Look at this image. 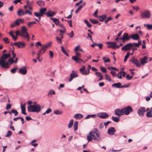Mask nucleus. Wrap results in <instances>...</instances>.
<instances>
[{"label":"nucleus","instance_id":"nucleus-1","mask_svg":"<svg viewBox=\"0 0 152 152\" xmlns=\"http://www.w3.org/2000/svg\"><path fill=\"white\" fill-rule=\"evenodd\" d=\"M11 56L10 53L6 54H2L0 57V66L2 68H8L10 67V64L14 62V61L12 58H10L8 61L6 60Z\"/></svg>","mask_w":152,"mask_h":152},{"label":"nucleus","instance_id":"nucleus-2","mask_svg":"<svg viewBox=\"0 0 152 152\" xmlns=\"http://www.w3.org/2000/svg\"><path fill=\"white\" fill-rule=\"evenodd\" d=\"M90 135H91L94 140L99 141L101 140L100 134L97 129L95 128L94 131H90L89 133Z\"/></svg>","mask_w":152,"mask_h":152},{"label":"nucleus","instance_id":"nucleus-3","mask_svg":"<svg viewBox=\"0 0 152 152\" xmlns=\"http://www.w3.org/2000/svg\"><path fill=\"white\" fill-rule=\"evenodd\" d=\"M34 104V105H30L28 107V111L29 112H39L41 110V107L36 103Z\"/></svg>","mask_w":152,"mask_h":152},{"label":"nucleus","instance_id":"nucleus-4","mask_svg":"<svg viewBox=\"0 0 152 152\" xmlns=\"http://www.w3.org/2000/svg\"><path fill=\"white\" fill-rule=\"evenodd\" d=\"M140 17L142 19H148L151 18V15L150 11L146 10L140 14Z\"/></svg>","mask_w":152,"mask_h":152},{"label":"nucleus","instance_id":"nucleus-5","mask_svg":"<svg viewBox=\"0 0 152 152\" xmlns=\"http://www.w3.org/2000/svg\"><path fill=\"white\" fill-rule=\"evenodd\" d=\"M76 56H73L72 57V59L75 61L76 62L80 63L83 62V61L79 58L80 57V54L77 52H75Z\"/></svg>","mask_w":152,"mask_h":152},{"label":"nucleus","instance_id":"nucleus-6","mask_svg":"<svg viewBox=\"0 0 152 152\" xmlns=\"http://www.w3.org/2000/svg\"><path fill=\"white\" fill-rule=\"evenodd\" d=\"M124 113V114L127 115H128L130 112L133 111V110L131 106H128L122 108Z\"/></svg>","mask_w":152,"mask_h":152},{"label":"nucleus","instance_id":"nucleus-7","mask_svg":"<svg viewBox=\"0 0 152 152\" xmlns=\"http://www.w3.org/2000/svg\"><path fill=\"white\" fill-rule=\"evenodd\" d=\"M130 38V35L129 36L128 34L125 33L124 34L122 37L119 38V39L122 40L123 42L125 43L126 41L129 40Z\"/></svg>","mask_w":152,"mask_h":152},{"label":"nucleus","instance_id":"nucleus-8","mask_svg":"<svg viewBox=\"0 0 152 152\" xmlns=\"http://www.w3.org/2000/svg\"><path fill=\"white\" fill-rule=\"evenodd\" d=\"M131 44V43H129L126 44L121 48V50H122L125 51L131 50L132 48Z\"/></svg>","mask_w":152,"mask_h":152},{"label":"nucleus","instance_id":"nucleus-9","mask_svg":"<svg viewBox=\"0 0 152 152\" xmlns=\"http://www.w3.org/2000/svg\"><path fill=\"white\" fill-rule=\"evenodd\" d=\"M145 112V107H142L139 108L137 110V113L140 116L142 117L144 115Z\"/></svg>","mask_w":152,"mask_h":152},{"label":"nucleus","instance_id":"nucleus-10","mask_svg":"<svg viewBox=\"0 0 152 152\" xmlns=\"http://www.w3.org/2000/svg\"><path fill=\"white\" fill-rule=\"evenodd\" d=\"M78 77V75L77 73L75 71L73 70L72 71V73L70 74V78L69 80V82H71L73 79L77 77Z\"/></svg>","mask_w":152,"mask_h":152},{"label":"nucleus","instance_id":"nucleus-11","mask_svg":"<svg viewBox=\"0 0 152 152\" xmlns=\"http://www.w3.org/2000/svg\"><path fill=\"white\" fill-rule=\"evenodd\" d=\"M21 31L22 33L20 34L21 36L23 37L25 36H28V34L27 31V29L25 26H23L22 27Z\"/></svg>","mask_w":152,"mask_h":152},{"label":"nucleus","instance_id":"nucleus-12","mask_svg":"<svg viewBox=\"0 0 152 152\" xmlns=\"http://www.w3.org/2000/svg\"><path fill=\"white\" fill-rule=\"evenodd\" d=\"M97 116L102 118H107L108 116V115L106 113L101 112L98 113L97 114Z\"/></svg>","mask_w":152,"mask_h":152},{"label":"nucleus","instance_id":"nucleus-13","mask_svg":"<svg viewBox=\"0 0 152 152\" xmlns=\"http://www.w3.org/2000/svg\"><path fill=\"white\" fill-rule=\"evenodd\" d=\"M131 61L137 66L140 67L141 66V64L139 60L133 57H132L131 58Z\"/></svg>","mask_w":152,"mask_h":152},{"label":"nucleus","instance_id":"nucleus-14","mask_svg":"<svg viewBox=\"0 0 152 152\" xmlns=\"http://www.w3.org/2000/svg\"><path fill=\"white\" fill-rule=\"evenodd\" d=\"M52 42H49L46 44L42 45V49H43V52L42 53H44L47 50V49L50 47L51 46Z\"/></svg>","mask_w":152,"mask_h":152},{"label":"nucleus","instance_id":"nucleus-15","mask_svg":"<svg viewBox=\"0 0 152 152\" xmlns=\"http://www.w3.org/2000/svg\"><path fill=\"white\" fill-rule=\"evenodd\" d=\"M115 114L118 116H120L121 115H124V113L123 109H116L115 111Z\"/></svg>","mask_w":152,"mask_h":152},{"label":"nucleus","instance_id":"nucleus-16","mask_svg":"<svg viewBox=\"0 0 152 152\" xmlns=\"http://www.w3.org/2000/svg\"><path fill=\"white\" fill-rule=\"evenodd\" d=\"M106 44L107 45H109L107 46L108 48H111L113 49H116V43L113 42H107Z\"/></svg>","mask_w":152,"mask_h":152},{"label":"nucleus","instance_id":"nucleus-17","mask_svg":"<svg viewBox=\"0 0 152 152\" xmlns=\"http://www.w3.org/2000/svg\"><path fill=\"white\" fill-rule=\"evenodd\" d=\"M14 44L19 48H23L26 46L25 44L23 42H15L14 43Z\"/></svg>","mask_w":152,"mask_h":152},{"label":"nucleus","instance_id":"nucleus-18","mask_svg":"<svg viewBox=\"0 0 152 152\" xmlns=\"http://www.w3.org/2000/svg\"><path fill=\"white\" fill-rule=\"evenodd\" d=\"M18 72L20 74L23 75H26L27 72L26 67H23L20 68Z\"/></svg>","mask_w":152,"mask_h":152},{"label":"nucleus","instance_id":"nucleus-19","mask_svg":"<svg viewBox=\"0 0 152 152\" xmlns=\"http://www.w3.org/2000/svg\"><path fill=\"white\" fill-rule=\"evenodd\" d=\"M140 61L142 65H143L148 62V58L146 56H144L142 58L140 59Z\"/></svg>","mask_w":152,"mask_h":152},{"label":"nucleus","instance_id":"nucleus-20","mask_svg":"<svg viewBox=\"0 0 152 152\" xmlns=\"http://www.w3.org/2000/svg\"><path fill=\"white\" fill-rule=\"evenodd\" d=\"M46 10L47 9L46 8H41L39 10V12H38L39 14V15L41 16V17H43L44 14H46L47 12H45Z\"/></svg>","mask_w":152,"mask_h":152},{"label":"nucleus","instance_id":"nucleus-21","mask_svg":"<svg viewBox=\"0 0 152 152\" xmlns=\"http://www.w3.org/2000/svg\"><path fill=\"white\" fill-rule=\"evenodd\" d=\"M115 132V129L113 127H111L107 130V133L110 135H113Z\"/></svg>","mask_w":152,"mask_h":152},{"label":"nucleus","instance_id":"nucleus-22","mask_svg":"<svg viewBox=\"0 0 152 152\" xmlns=\"http://www.w3.org/2000/svg\"><path fill=\"white\" fill-rule=\"evenodd\" d=\"M130 37L134 40H137L140 39L139 35L137 34L130 35Z\"/></svg>","mask_w":152,"mask_h":152},{"label":"nucleus","instance_id":"nucleus-23","mask_svg":"<svg viewBox=\"0 0 152 152\" xmlns=\"http://www.w3.org/2000/svg\"><path fill=\"white\" fill-rule=\"evenodd\" d=\"M20 23L19 19H17L15 21L12 23L10 25V26L12 28H13L16 26H18L20 25Z\"/></svg>","mask_w":152,"mask_h":152},{"label":"nucleus","instance_id":"nucleus-24","mask_svg":"<svg viewBox=\"0 0 152 152\" xmlns=\"http://www.w3.org/2000/svg\"><path fill=\"white\" fill-rule=\"evenodd\" d=\"M56 13V12L49 11L47 12L46 15L48 17H51L54 15Z\"/></svg>","mask_w":152,"mask_h":152},{"label":"nucleus","instance_id":"nucleus-25","mask_svg":"<svg viewBox=\"0 0 152 152\" xmlns=\"http://www.w3.org/2000/svg\"><path fill=\"white\" fill-rule=\"evenodd\" d=\"M141 44V41H138V43H131V45L132 46V47H133V46H134L135 47H139L140 45Z\"/></svg>","mask_w":152,"mask_h":152},{"label":"nucleus","instance_id":"nucleus-26","mask_svg":"<svg viewBox=\"0 0 152 152\" xmlns=\"http://www.w3.org/2000/svg\"><path fill=\"white\" fill-rule=\"evenodd\" d=\"M146 116L148 118H151L152 117V107L150 108V111L147 112Z\"/></svg>","mask_w":152,"mask_h":152},{"label":"nucleus","instance_id":"nucleus-27","mask_svg":"<svg viewBox=\"0 0 152 152\" xmlns=\"http://www.w3.org/2000/svg\"><path fill=\"white\" fill-rule=\"evenodd\" d=\"M121 84L120 83L118 82L117 83H115L112 85V87H114L117 88H121Z\"/></svg>","mask_w":152,"mask_h":152},{"label":"nucleus","instance_id":"nucleus-28","mask_svg":"<svg viewBox=\"0 0 152 152\" xmlns=\"http://www.w3.org/2000/svg\"><path fill=\"white\" fill-rule=\"evenodd\" d=\"M83 115L80 113L75 114L74 115V117L76 119H80L83 117Z\"/></svg>","mask_w":152,"mask_h":152},{"label":"nucleus","instance_id":"nucleus-29","mask_svg":"<svg viewBox=\"0 0 152 152\" xmlns=\"http://www.w3.org/2000/svg\"><path fill=\"white\" fill-rule=\"evenodd\" d=\"M17 14L19 16H22L25 15L24 12L21 9H19L17 12Z\"/></svg>","mask_w":152,"mask_h":152},{"label":"nucleus","instance_id":"nucleus-30","mask_svg":"<svg viewBox=\"0 0 152 152\" xmlns=\"http://www.w3.org/2000/svg\"><path fill=\"white\" fill-rule=\"evenodd\" d=\"M20 107L21 109L22 113L25 115H26L27 114L25 112L26 108L24 107V106H23V104H21L20 105Z\"/></svg>","mask_w":152,"mask_h":152},{"label":"nucleus","instance_id":"nucleus-31","mask_svg":"<svg viewBox=\"0 0 152 152\" xmlns=\"http://www.w3.org/2000/svg\"><path fill=\"white\" fill-rule=\"evenodd\" d=\"M99 20L101 21H103L106 18V16L105 15L102 16H99L98 17Z\"/></svg>","mask_w":152,"mask_h":152},{"label":"nucleus","instance_id":"nucleus-32","mask_svg":"<svg viewBox=\"0 0 152 152\" xmlns=\"http://www.w3.org/2000/svg\"><path fill=\"white\" fill-rule=\"evenodd\" d=\"M9 34L10 35V36L12 37L13 39L15 41L17 39V36H15L13 34L12 32V31H10L9 33Z\"/></svg>","mask_w":152,"mask_h":152},{"label":"nucleus","instance_id":"nucleus-33","mask_svg":"<svg viewBox=\"0 0 152 152\" xmlns=\"http://www.w3.org/2000/svg\"><path fill=\"white\" fill-rule=\"evenodd\" d=\"M37 3L40 6H43L45 5V3L42 1H39L37 2Z\"/></svg>","mask_w":152,"mask_h":152},{"label":"nucleus","instance_id":"nucleus-34","mask_svg":"<svg viewBox=\"0 0 152 152\" xmlns=\"http://www.w3.org/2000/svg\"><path fill=\"white\" fill-rule=\"evenodd\" d=\"M144 26L145 27H147V29L148 30L152 29V24H145Z\"/></svg>","mask_w":152,"mask_h":152},{"label":"nucleus","instance_id":"nucleus-35","mask_svg":"<svg viewBox=\"0 0 152 152\" xmlns=\"http://www.w3.org/2000/svg\"><path fill=\"white\" fill-rule=\"evenodd\" d=\"M78 122L77 121H75L74 122L73 126V128L74 130L75 131L78 128L77 127Z\"/></svg>","mask_w":152,"mask_h":152},{"label":"nucleus","instance_id":"nucleus-36","mask_svg":"<svg viewBox=\"0 0 152 152\" xmlns=\"http://www.w3.org/2000/svg\"><path fill=\"white\" fill-rule=\"evenodd\" d=\"M96 116L95 114H94L93 115H88L85 118V119H87L90 118L95 117Z\"/></svg>","mask_w":152,"mask_h":152},{"label":"nucleus","instance_id":"nucleus-37","mask_svg":"<svg viewBox=\"0 0 152 152\" xmlns=\"http://www.w3.org/2000/svg\"><path fill=\"white\" fill-rule=\"evenodd\" d=\"M130 55V53H129V52H128L127 53H126V55L125 56L124 59V62H125L127 61V59L129 58Z\"/></svg>","mask_w":152,"mask_h":152},{"label":"nucleus","instance_id":"nucleus-38","mask_svg":"<svg viewBox=\"0 0 152 152\" xmlns=\"http://www.w3.org/2000/svg\"><path fill=\"white\" fill-rule=\"evenodd\" d=\"M73 122H74L73 120V119H71L68 125V128H70L72 127V126L73 125Z\"/></svg>","mask_w":152,"mask_h":152},{"label":"nucleus","instance_id":"nucleus-39","mask_svg":"<svg viewBox=\"0 0 152 152\" xmlns=\"http://www.w3.org/2000/svg\"><path fill=\"white\" fill-rule=\"evenodd\" d=\"M112 120L115 122H118V121L119 120V118L117 117H115L114 116H113L112 117Z\"/></svg>","mask_w":152,"mask_h":152},{"label":"nucleus","instance_id":"nucleus-40","mask_svg":"<svg viewBox=\"0 0 152 152\" xmlns=\"http://www.w3.org/2000/svg\"><path fill=\"white\" fill-rule=\"evenodd\" d=\"M83 75H86L88 74L89 72L88 71H87V70H84L82 72H80Z\"/></svg>","mask_w":152,"mask_h":152},{"label":"nucleus","instance_id":"nucleus-41","mask_svg":"<svg viewBox=\"0 0 152 152\" xmlns=\"http://www.w3.org/2000/svg\"><path fill=\"white\" fill-rule=\"evenodd\" d=\"M90 20L91 22L94 24H97L98 22V20L95 19H90Z\"/></svg>","mask_w":152,"mask_h":152},{"label":"nucleus","instance_id":"nucleus-42","mask_svg":"<svg viewBox=\"0 0 152 152\" xmlns=\"http://www.w3.org/2000/svg\"><path fill=\"white\" fill-rule=\"evenodd\" d=\"M54 113L56 115H61L62 113V111H60L58 110H56L54 111Z\"/></svg>","mask_w":152,"mask_h":152},{"label":"nucleus","instance_id":"nucleus-43","mask_svg":"<svg viewBox=\"0 0 152 152\" xmlns=\"http://www.w3.org/2000/svg\"><path fill=\"white\" fill-rule=\"evenodd\" d=\"M84 22L86 23V25L89 28H91V25L89 23L88 21L86 20H84Z\"/></svg>","mask_w":152,"mask_h":152},{"label":"nucleus","instance_id":"nucleus-44","mask_svg":"<svg viewBox=\"0 0 152 152\" xmlns=\"http://www.w3.org/2000/svg\"><path fill=\"white\" fill-rule=\"evenodd\" d=\"M34 14L36 17L38 18V19L39 21H40L41 19V16L39 15V13L37 12H34Z\"/></svg>","mask_w":152,"mask_h":152},{"label":"nucleus","instance_id":"nucleus-45","mask_svg":"<svg viewBox=\"0 0 152 152\" xmlns=\"http://www.w3.org/2000/svg\"><path fill=\"white\" fill-rule=\"evenodd\" d=\"M55 94V91L53 90H50L48 93V96H51L52 95L54 94Z\"/></svg>","mask_w":152,"mask_h":152},{"label":"nucleus","instance_id":"nucleus-46","mask_svg":"<svg viewBox=\"0 0 152 152\" xmlns=\"http://www.w3.org/2000/svg\"><path fill=\"white\" fill-rule=\"evenodd\" d=\"M3 40L5 43L6 44H8L10 43V41L8 38L7 37H5L3 38Z\"/></svg>","mask_w":152,"mask_h":152},{"label":"nucleus","instance_id":"nucleus-47","mask_svg":"<svg viewBox=\"0 0 152 152\" xmlns=\"http://www.w3.org/2000/svg\"><path fill=\"white\" fill-rule=\"evenodd\" d=\"M67 34L71 38L73 37L74 36V34L73 31H72L70 33H67Z\"/></svg>","mask_w":152,"mask_h":152},{"label":"nucleus","instance_id":"nucleus-48","mask_svg":"<svg viewBox=\"0 0 152 152\" xmlns=\"http://www.w3.org/2000/svg\"><path fill=\"white\" fill-rule=\"evenodd\" d=\"M12 134V132L10 131H9L7 133V134L5 135V137H9Z\"/></svg>","mask_w":152,"mask_h":152},{"label":"nucleus","instance_id":"nucleus-49","mask_svg":"<svg viewBox=\"0 0 152 152\" xmlns=\"http://www.w3.org/2000/svg\"><path fill=\"white\" fill-rule=\"evenodd\" d=\"M102 59L104 60V62H108L110 61L109 58H105V57H103Z\"/></svg>","mask_w":152,"mask_h":152},{"label":"nucleus","instance_id":"nucleus-50","mask_svg":"<svg viewBox=\"0 0 152 152\" xmlns=\"http://www.w3.org/2000/svg\"><path fill=\"white\" fill-rule=\"evenodd\" d=\"M105 79L106 80L108 81H111V80L110 79V76L106 74L105 75Z\"/></svg>","mask_w":152,"mask_h":152},{"label":"nucleus","instance_id":"nucleus-51","mask_svg":"<svg viewBox=\"0 0 152 152\" xmlns=\"http://www.w3.org/2000/svg\"><path fill=\"white\" fill-rule=\"evenodd\" d=\"M87 139L88 142L90 141L92 139V136L89 134V135L87 136Z\"/></svg>","mask_w":152,"mask_h":152},{"label":"nucleus","instance_id":"nucleus-52","mask_svg":"<svg viewBox=\"0 0 152 152\" xmlns=\"http://www.w3.org/2000/svg\"><path fill=\"white\" fill-rule=\"evenodd\" d=\"M12 113H14L15 116L17 115L18 114V112L15 110H12Z\"/></svg>","mask_w":152,"mask_h":152},{"label":"nucleus","instance_id":"nucleus-53","mask_svg":"<svg viewBox=\"0 0 152 152\" xmlns=\"http://www.w3.org/2000/svg\"><path fill=\"white\" fill-rule=\"evenodd\" d=\"M83 7V6H82V5H80V6L76 10V11H75V13H77L82 8V7Z\"/></svg>","mask_w":152,"mask_h":152},{"label":"nucleus","instance_id":"nucleus-54","mask_svg":"<svg viewBox=\"0 0 152 152\" xmlns=\"http://www.w3.org/2000/svg\"><path fill=\"white\" fill-rule=\"evenodd\" d=\"M17 69L16 68H13L10 70L11 72L12 73H15Z\"/></svg>","mask_w":152,"mask_h":152},{"label":"nucleus","instance_id":"nucleus-55","mask_svg":"<svg viewBox=\"0 0 152 152\" xmlns=\"http://www.w3.org/2000/svg\"><path fill=\"white\" fill-rule=\"evenodd\" d=\"M25 15L26 14H28L29 15H32V12L27 10H26L25 12H24Z\"/></svg>","mask_w":152,"mask_h":152},{"label":"nucleus","instance_id":"nucleus-56","mask_svg":"<svg viewBox=\"0 0 152 152\" xmlns=\"http://www.w3.org/2000/svg\"><path fill=\"white\" fill-rule=\"evenodd\" d=\"M12 58L13 59L15 58L16 57V54L14 53V50L13 49L12 51Z\"/></svg>","mask_w":152,"mask_h":152},{"label":"nucleus","instance_id":"nucleus-57","mask_svg":"<svg viewBox=\"0 0 152 152\" xmlns=\"http://www.w3.org/2000/svg\"><path fill=\"white\" fill-rule=\"evenodd\" d=\"M131 50H132V53L130 54L131 55H132L133 54L134 51L137 50V48H136L132 47Z\"/></svg>","mask_w":152,"mask_h":152},{"label":"nucleus","instance_id":"nucleus-58","mask_svg":"<svg viewBox=\"0 0 152 152\" xmlns=\"http://www.w3.org/2000/svg\"><path fill=\"white\" fill-rule=\"evenodd\" d=\"M108 69L109 70L114 69V70H116V71L118 70V69H117L116 68L112 67L111 66H110V67H108Z\"/></svg>","mask_w":152,"mask_h":152},{"label":"nucleus","instance_id":"nucleus-59","mask_svg":"<svg viewBox=\"0 0 152 152\" xmlns=\"http://www.w3.org/2000/svg\"><path fill=\"white\" fill-rule=\"evenodd\" d=\"M133 77V76H130L129 75H127L126 76V78L127 80H129L131 79Z\"/></svg>","mask_w":152,"mask_h":152},{"label":"nucleus","instance_id":"nucleus-60","mask_svg":"<svg viewBox=\"0 0 152 152\" xmlns=\"http://www.w3.org/2000/svg\"><path fill=\"white\" fill-rule=\"evenodd\" d=\"M56 40H57L58 42V43H61V44L62 43L61 39V38H59L58 37H56Z\"/></svg>","mask_w":152,"mask_h":152},{"label":"nucleus","instance_id":"nucleus-61","mask_svg":"<svg viewBox=\"0 0 152 152\" xmlns=\"http://www.w3.org/2000/svg\"><path fill=\"white\" fill-rule=\"evenodd\" d=\"M95 74L98 77H100L101 76H102V75H101V73L99 72H96L95 73Z\"/></svg>","mask_w":152,"mask_h":152},{"label":"nucleus","instance_id":"nucleus-62","mask_svg":"<svg viewBox=\"0 0 152 152\" xmlns=\"http://www.w3.org/2000/svg\"><path fill=\"white\" fill-rule=\"evenodd\" d=\"M49 53L50 58H53V52L52 51H50Z\"/></svg>","mask_w":152,"mask_h":152},{"label":"nucleus","instance_id":"nucleus-63","mask_svg":"<svg viewBox=\"0 0 152 152\" xmlns=\"http://www.w3.org/2000/svg\"><path fill=\"white\" fill-rule=\"evenodd\" d=\"M85 66L84 65H82V68L79 69V70L80 72H82V71L85 70Z\"/></svg>","mask_w":152,"mask_h":152},{"label":"nucleus","instance_id":"nucleus-64","mask_svg":"<svg viewBox=\"0 0 152 152\" xmlns=\"http://www.w3.org/2000/svg\"><path fill=\"white\" fill-rule=\"evenodd\" d=\"M52 111V109L50 108H48L45 112V113L48 114L50 113Z\"/></svg>","mask_w":152,"mask_h":152}]
</instances>
